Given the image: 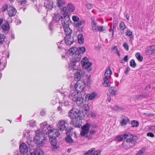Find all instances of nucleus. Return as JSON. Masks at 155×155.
<instances>
[{"instance_id":"obj_1","label":"nucleus","mask_w":155,"mask_h":155,"mask_svg":"<svg viewBox=\"0 0 155 155\" xmlns=\"http://www.w3.org/2000/svg\"><path fill=\"white\" fill-rule=\"evenodd\" d=\"M85 87L84 82L81 81L76 82L74 86H71V89H72L73 92L70 96L71 99L74 101L76 102L79 106H81L83 102L84 99L81 94V92H82Z\"/></svg>"},{"instance_id":"obj_2","label":"nucleus","mask_w":155,"mask_h":155,"mask_svg":"<svg viewBox=\"0 0 155 155\" xmlns=\"http://www.w3.org/2000/svg\"><path fill=\"white\" fill-rule=\"evenodd\" d=\"M67 53L69 54H72V58L70 60L69 65L70 70H78V66L80 65V61L81 58V55L78 52H74L71 53Z\"/></svg>"},{"instance_id":"obj_3","label":"nucleus","mask_w":155,"mask_h":155,"mask_svg":"<svg viewBox=\"0 0 155 155\" xmlns=\"http://www.w3.org/2000/svg\"><path fill=\"white\" fill-rule=\"evenodd\" d=\"M138 137L135 136H134L130 134V135L124 140L122 145L123 147L127 150L134 146L137 142Z\"/></svg>"},{"instance_id":"obj_4","label":"nucleus","mask_w":155,"mask_h":155,"mask_svg":"<svg viewBox=\"0 0 155 155\" xmlns=\"http://www.w3.org/2000/svg\"><path fill=\"white\" fill-rule=\"evenodd\" d=\"M61 23L63 25L68 26L71 24L69 16L67 12V8L65 7H63L61 10Z\"/></svg>"},{"instance_id":"obj_5","label":"nucleus","mask_w":155,"mask_h":155,"mask_svg":"<svg viewBox=\"0 0 155 155\" xmlns=\"http://www.w3.org/2000/svg\"><path fill=\"white\" fill-rule=\"evenodd\" d=\"M45 137L42 132H39L36 134V136L34 139V142L38 145L42 146L43 145V140Z\"/></svg>"},{"instance_id":"obj_6","label":"nucleus","mask_w":155,"mask_h":155,"mask_svg":"<svg viewBox=\"0 0 155 155\" xmlns=\"http://www.w3.org/2000/svg\"><path fill=\"white\" fill-rule=\"evenodd\" d=\"M41 129L43 131L42 132L43 135L48 134L50 131L51 130V127L50 125H48L46 122H45L42 124H40Z\"/></svg>"},{"instance_id":"obj_7","label":"nucleus","mask_w":155,"mask_h":155,"mask_svg":"<svg viewBox=\"0 0 155 155\" xmlns=\"http://www.w3.org/2000/svg\"><path fill=\"white\" fill-rule=\"evenodd\" d=\"M81 114L80 111L77 109L71 110L69 112V116L71 119L78 118L80 116Z\"/></svg>"},{"instance_id":"obj_8","label":"nucleus","mask_w":155,"mask_h":155,"mask_svg":"<svg viewBox=\"0 0 155 155\" xmlns=\"http://www.w3.org/2000/svg\"><path fill=\"white\" fill-rule=\"evenodd\" d=\"M68 124L66 120H60L57 123L58 129L61 131L67 130Z\"/></svg>"},{"instance_id":"obj_9","label":"nucleus","mask_w":155,"mask_h":155,"mask_svg":"<svg viewBox=\"0 0 155 155\" xmlns=\"http://www.w3.org/2000/svg\"><path fill=\"white\" fill-rule=\"evenodd\" d=\"M85 48L84 47H80L78 48L76 47H74L68 49L67 52L68 53H71L74 52H78V53L83 54L85 51Z\"/></svg>"},{"instance_id":"obj_10","label":"nucleus","mask_w":155,"mask_h":155,"mask_svg":"<svg viewBox=\"0 0 155 155\" xmlns=\"http://www.w3.org/2000/svg\"><path fill=\"white\" fill-rule=\"evenodd\" d=\"M90 127V124L88 123H87L85 125L82 127V130L81 131L80 133L81 136H84L88 133Z\"/></svg>"},{"instance_id":"obj_11","label":"nucleus","mask_w":155,"mask_h":155,"mask_svg":"<svg viewBox=\"0 0 155 155\" xmlns=\"http://www.w3.org/2000/svg\"><path fill=\"white\" fill-rule=\"evenodd\" d=\"M129 135H130V134L129 133H127L124 134L123 135L117 136L114 139V141H124V139H126L127 137H129Z\"/></svg>"},{"instance_id":"obj_12","label":"nucleus","mask_w":155,"mask_h":155,"mask_svg":"<svg viewBox=\"0 0 155 155\" xmlns=\"http://www.w3.org/2000/svg\"><path fill=\"white\" fill-rule=\"evenodd\" d=\"M2 32L5 34H7L9 30L10 27L9 24L7 21H6L1 26Z\"/></svg>"},{"instance_id":"obj_13","label":"nucleus","mask_w":155,"mask_h":155,"mask_svg":"<svg viewBox=\"0 0 155 155\" xmlns=\"http://www.w3.org/2000/svg\"><path fill=\"white\" fill-rule=\"evenodd\" d=\"M65 43L68 45H71L74 42V38L71 35L66 36L64 38Z\"/></svg>"},{"instance_id":"obj_14","label":"nucleus","mask_w":155,"mask_h":155,"mask_svg":"<svg viewBox=\"0 0 155 155\" xmlns=\"http://www.w3.org/2000/svg\"><path fill=\"white\" fill-rule=\"evenodd\" d=\"M7 11L9 16L10 17L14 16L17 12L16 9L12 6H10L8 7Z\"/></svg>"},{"instance_id":"obj_15","label":"nucleus","mask_w":155,"mask_h":155,"mask_svg":"<svg viewBox=\"0 0 155 155\" xmlns=\"http://www.w3.org/2000/svg\"><path fill=\"white\" fill-rule=\"evenodd\" d=\"M155 51V46L152 45L147 47L145 51V53L146 55H150L151 54Z\"/></svg>"},{"instance_id":"obj_16","label":"nucleus","mask_w":155,"mask_h":155,"mask_svg":"<svg viewBox=\"0 0 155 155\" xmlns=\"http://www.w3.org/2000/svg\"><path fill=\"white\" fill-rule=\"evenodd\" d=\"M19 150L21 153L25 154L28 152V148L25 143H22L20 146Z\"/></svg>"},{"instance_id":"obj_17","label":"nucleus","mask_w":155,"mask_h":155,"mask_svg":"<svg viewBox=\"0 0 155 155\" xmlns=\"http://www.w3.org/2000/svg\"><path fill=\"white\" fill-rule=\"evenodd\" d=\"M80 120V118H74L72 119L71 121V124L74 125L75 127H80V124L79 120Z\"/></svg>"},{"instance_id":"obj_18","label":"nucleus","mask_w":155,"mask_h":155,"mask_svg":"<svg viewBox=\"0 0 155 155\" xmlns=\"http://www.w3.org/2000/svg\"><path fill=\"white\" fill-rule=\"evenodd\" d=\"M150 96V95L149 94L146 92H144L140 95L136 96L135 97V99L137 100H140L141 98H147Z\"/></svg>"},{"instance_id":"obj_19","label":"nucleus","mask_w":155,"mask_h":155,"mask_svg":"<svg viewBox=\"0 0 155 155\" xmlns=\"http://www.w3.org/2000/svg\"><path fill=\"white\" fill-rule=\"evenodd\" d=\"M81 64L82 65L83 68L85 69H88V71H90L91 69L89 68L92 65V63L90 62H87V61H81Z\"/></svg>"},{"instance_id":"obj_20","label":"nucleus","mask_w":155,"mask_h":155,"mask_svg":"<svg viewBox=\"0 0 155 155\" xmlns=\"http://www.w3.org/2000/svg\"><path fill=\"white\" fill-rule=\"evenodd\" d=\"M68 26H63L64 30L66 34V36L68 35H71L72 33V30Z\"/></svg>"},{"instance_id":"obj_21","label":"nucleus","mask_w":155,"mask_h":155,"mask_svg":"<svg viewBox=\"0 0 155 155\" xmlns=\"http://www.w3.org/2000/svg\"><path fill=\"white\" fill-rule=\"evenodd\" d=\"M97 95V94L96 93L93 92L91 94H88L85 96V98H88V100H92Z\"/></svg>"},{"instance_id":"obj_22","label":"nucleus","mask_w":155,"mask_h":155,"mask_svg":"<svg viewBox=\"0 0 155 155\" xmlns=\"http://www.w3.org/2000/svg\"><path fill=\"white\" fill-rule=\"evenodd\" d=\"M45 2L44 6L48 9H50L52 7V3L49 0H46Z\"/></svg>"},{"instance_id":"obj_23","label":"nucleus","mask_w":155,"mask_h":155,"mask_svg":"<svg viewBox=\"0 0 155 155\" xmlns=\"http://www.w3.org/2000/svg\"><path fill=\"white\" fill-rule=\"evenodd\" d=\"M81 75L80 72L77 71L75 73L74 78L75 81L77 82L78 81H81L80 80L81 78Z\"/></svg>"},{"instance_id":"obj_24","label":"nucleus","mask_w":155,"mask_h":155,"mask_svg":"<svg viewBox=\"0 0 155 155\" xmlns=\"http://www.w3.org/2000/svg\"><path fill=\"white\" fill-rule=\"evenodd\" d=\"M78 40L79 43L83 44L84 43V38L82 34H80L78 35Z\"/></svg>"},{"instance_id":"obj_25","label":"nucleus","mask_w":155,"mask_h":155,"mask_svg":"<svg viewBox=\"0 0 155 155\" xmlns=\"http://www.w3.org/2000/svg\"><path fill=\"white\" fill-rule=\"evenodd\" d=\"M92 29L93 31L97 32L98 31V28L99 26L97 25V23L94 22V21H93V22L91 24Z\"/></svg>"},{"instance_id":"obj_26","label":"nucleus","mask_w":155,"mask_h":155,"mask_svg":"<svg viewBox=\"0 0 155 155\" xmlns=\"http://www.w3.org/2000/svg\"><path fill=\"white\" fill-rule=\"evenodd\" d=\"M33 152L35 154V155H43L44 154L43 150L40 149L35 150Z\"/></svg>"},{"instance_id":"obj_27","label":"nucleus","mask_w":155,"mask_h":155,"mask_svg":"<svg viewBox=\"0 0 155 155\" xmlns=\"http://www.w3.org/2000/svg\"><path fill=\"white\" fill-rule=\"evenodd\" d=\"M112 74V71L110 69V67L109 66L108 68L106 70L105 74L104 76L105 77L108 78Z\"/></svg>"},{"instance_id":"obj_28","label":"nucleus","mask_w":155,"mask_h":155,"mask_svg":"<svg viewBox=\"0 0 155 155\" xmlns=\"http://www.w3.org/2000/svg\"><path fill=\"white\" fill-rule=\"evenodd\" d=\"M56 131H57V129H51V130L50 131V132L49 133L48 136L50 140H52V139L53 138V136L54 135V133H55Z\"/></svg>"},{"instance_id":"obj_29","label":"nucleus","mask_w":155,"mask_h":155,"mask_svg":"<svg viewBox=\"0 0 155 155\" xmlns=\"http://www.w3.org/2000/svg\"><path fill=\"white\" fill-rule=\"evenodd\" d=\"M65 140L68 143H71L74 142L73 140L71 137L70 134H67V137H65Z\"/></svg>"},{"instance_id":"obj_30","label":"nucleus","mask_w":155,"mask_h":155,"mask_svg":"<svg viewBox=\"0 0 155 155\" xmlns=\"http://www.w3.org/2000/svg\"><path fill=\"white\" fill-rule=\"evenodd\" d=\"M67 9H68V10L71 12H73L75 9V7L74 5L72 4L69 3L68 4L67 8H66Z\"/></svg>"},{"instance_id":"obj_31","label":"nucleus","mask_w":155,"mask_h":155,"mask_svg":"<svg viewBox=\"0 0 155 155\" xmlns=\"http://www.w3.org/2000/svg\"><path fill=\"white\" fill-rule=\"evenodd\" d=\"M107 29L105 27L101 25L99 26L98 31L105 33L107 32Z\"/></svg>"},{"instance_id":"obj_32","label":"nucleus","mask_w":155,"mask_h":155,"mask_svg":"<svg viewBox=\"0 0 155 155\" xmlns=\"http://www.w3.org/2000/svg\"><path fill=\"white\" fill-rule=\"evenodd\" d=\"M129 119L128 118L123 119L120 121V124L122 126L126 125L129 121Z\"/></svg>"},{"instance_id":"obj_33","label":"nucleus","mask_w":155,"mask_h":155,"mask_svg":"<svg viewBox=\"0 0 155 155\" xmlns=\"http://www.w3.org/2000/svg\"><path fill=\"white\" fill-rule=\"evenodd\" d=\"M104 82L103 85L104 87H108L110 86V84L109 83L108 78L105 77L104 79Z\"/></svg>"},{"instance_id":"obj_34","label":"nucleus","mask_w":155,"mask_h":155,"mask_svg":"<svg viewBox=\"0 0 155 155\" xmlns=\"http://www.w3.org/2000/svg\"><path fill=\"white\" fill-rule=\"evenodd\" d=\"M135 56L137 59L139 61L142 62L143 60V57L140 55L139 52H137Z\"/></svg>"},{"instance_id":"obj_35","label":"nucleus","mask_w":155,"mask_h":155,"mask_svg":"<svg viewBox=\"0 0 155 155\" xmlns=\"http://www.w3.org/2000/svg\"><path fill=\"white\" fill-rule=\"evenodd\" d=\"M85 22V21L84 20H82L81 21H78V22L76 23L75 24L76 27H81L83 24H84Z\"/></svg>"},{"instance_id":"obj_36","label":"nucleus","mask_w":155,"mask_h":155,"mask_svg":"<svg viewBox=\"0 0 155 155\" xmlns=\"http://www.w3.org/2000/svg\"><path fill=\"white\" fill-rule=\"evenodd\" d=\"M111 108L113 110L116 111H120L123 110V108L120 107L117 105H116Z\"/></svg>"},{"instance_id":"obj_37","label":"nucleus","mask_w":155,"mask_h":155,"mask_svg":"<svg viewBox=\"0 0 155 155\" xmlns=\"http://www.w3.org/2000/svg\"><path fill=\"white\" fill-rule=\"evenodd\" d=\"M131 127H137L139 125V123L137 120H133L131 122Z\"/></svg>"},{"instance_id":"obj_38","label":"nucleus","mask_w":155,"mask_h":155,"mask_svg":"<svg viewBox=\"0 0 155 155\" xmlns=\"http://www.w3.org/2000/svg\"><path fill=\"white\" fill-rule=\"evenodd\" d=\"M5 36L4 34H0V44H2L5 41Z\"/></svg>"},{"instance_id":"obj_39","label":"nucleus","mask_w":155,"mask_h":155,"mask_svg":"<svg viewBox=\"0 0 155 155\" xmlns=\"http://www.w3.org/2000/svg\"><path fill=\"white\" fill-rule=\"evenodd\" d=\"M95 149L94 148H92L87 151H86L84 153V155H89L90 154H91L92 152L94 151Z\"/></svg>"},{"instance_id":"obj_40","label":"nucleus","mask_w":155,"mask_h":155,"mask_svg":"<svg viewBox=\"0 0 155 155\" xmlns=\"http://www.w3.org/2000/svg\"><path fill=\"white\" fill-rule=\"evenodd\" d=\"M109 91L110 95L115 96L116 94V92L113 89L112 87H110L109 89Z\"/></svg>"},{"instance_id":"obj_41","label":"nucleus","mask_w":155,"mask_h":155,"mask_svg":"<svg viewBox=\"0 0 155 155\" xmlns=\"http://www.w3.org/2000/svg\"><path fill=\"white\" fill-rule=\"evenodd\" d=\"M145 148H142L136 154V155H142L145 152Z\"/></svg>"},{"instance_id":"obj_42","label":"nucleus","mask_w":155,"mask_h":155,"mask_svg":"<svg viewBox=\"0 0 155 155\" xmlns=\"http://www.w3.org/2000/svg\"><path fill=\"white\" fill-rule=\"evenodd\" d=\"M53 20L57 22L59 21L61 19V16L58 15H55L53 17Z\"/></svg>"},{"instance_id":"obj_43","label":"nucleus","mask_w":155,"mask_h":155,"mask_svg":"<svg viewBox=\"0 0 155 155\" xmlns=\"http://www.w3.org/2000/svg\"><path fill=\"white\" fill-rule=\"evenodd\" d=\"M130 66L132 68H134L136 67V64L134 59L131 60L130 61Z\"/></svg>"},{"instance_id":"obj_44","label":"nucleus","mask_w":155,"mask_h":155,"mask_svg":"<svg viewBox=\"0 0 155 155\" xmlns=\"http://www.w3.org/2000/svg\"><path fill=\"white\" fill-rule=\"evenodd\" d=\"M118 24V21L116 20L114 21V24L113 26V30L112 32V37L114 35V31L116 30V27Z\"/></svg>"},{"instance_id":"obj_45","label":"nucleus","mask_w":155,"mask_h":155,"mask_svg":"<svg viewBox=\"0 0 155 155\" xmlns=\"http://www.w3.org/2000/svg\"><path fill=\"white\" fill-rule=\"evenodd\" d=\"M58 6L60 7L64 4L65 2L63 0H57Z\"/></svg>"},{"instance_id":"obj_46","label":"nucleus","mask_w":155,"mask_h":155,"mask_svg":"<svg viewBox=\"0 0 155 155\" xmlns=\"http://www.w3.org/2000/svg\"><path fill=\"white\" fill-rule=\"evenodd\" d=\"M59 148V146L57 145H54V146H52L51 147L52 151L54 152L57 149H58Z\"/></svg>"},{"instance_id":"obj_47","label":"nucleus","mask_w":155,"mask_h":155,"mask_svg":"<svg viewBox=\"0 0 155 155\" xmlns=\"http://www.w3.org/2000/svg\"><path fill=\"white\" fill-rule=\"evenodd\" d=\"M60 134L59 132V131L57 129V131L55 132V133H54V135L53 136V139H56V138L58 137L59 135Z\"/></svg>"},{"instance_id":"obj_48","label":"nucleus","mask_w":155,"mask_h":155,"mask_svg":"<svg viewBox=\"0 0 155 155\" xmlns=\"http://www.w3.org/2000/svg\"><path fill=\"white\" fill-rule=\"evenodd\" d=\"M51 141V144L52 146L54 145H57V141L56 139H52V140H50Z\"/></svg>"},{"instance_id":"obj_49","label":"nucleus","mask_w":155,"mask_h":155,"mask_svg":"<svg viewBox=\"0 0 155 155\" xmlns=\"http://www.w3.org/2000/svg\"><path fill=\"white\" fill-rule=\"evenodd\" d=\"M120 28L122 30H124L125 28V25L124 24V22L123 21H121L120 25Z\"/></svg>"},{"instance_id":"obj_50","label":"nucleus","mask_w":155,"mask_h":155,"mask_svg":"<svg viewBox=\"0 0 155 155\" xmlns=\"http://www.w3.org/2000/svg\"><path fill=\"white\" fill-rule=\"evenodd\" d=\"M90 155H101V151L100 150H96L92 153Z\"/></svg>"},{"instance_id":"obj_51","label":"nucleus","mask_w":155,"mask_h":155,"mask_svg":"<svg viewBox=\"0 0 155 155\" xmlns=\"http://www.w3.org/2000/svg\"><path fill=\"white\" fill-rule=\"evenodd\" d=\"M18 3L21 5H24L27 2V0H18Z\"/></svg>"},{"instance_id":"obj_52","label":"nucleus","mask_w":155,"mask_h":155,"mask_svg":"<svg viewBox=\"0 0 155 155\" xmlns=\"http://www.w3.org/2000/svg\"><path fill=\"white\" fill-rule=\"evenodd\" d=\"M72 91H73L71 92V94H68L67 92H64L62 93V94L65 96H68L71 98L70 96L72 95V93L73 92Z\"/></svg>"},{"instance_id":"obj_53","label":"nucleus","mask_w":155,"mask_h":155,"mask_svg":"<svg viewBox=\"0 0 155 155\" xmlns=\"http://www.w3.org/2000/svg\"><path fill=\"white\" fill-rule=\"evenodd\" d=\"M8 7V5L7 4L3 6L1 8V11L2 12H4L7 9Z\"/></svg>"},{"instance_id":"obj_54","label":"nucleus","mask_w":155,"mask_h":155,"mask_svg":"<svg viewBox=\"0 0 155 155\" xmlns=\"http://www.w3.org/2000/svg\"><path fill=\"white\" fill-rule=\"evenodd\" d=\"M72 19L74 22H77L79 21V18L76 16H73Z\"/></svg>"},{"instance_id":"obj_55","label":"nucleus","mask_w":155,"mask_h":155,"mask_svg":"<svg viewBox=\"0 0 155 155\" xmlns=\"http://www.w3.org/2000/svg\"><path fill=\"white\" fill-rule=\"evenodd\" d=\"M93 135L89 133V134L88 135H87L85 136V137L87 138L88 140L91 139L93 138Z\"/></svg>"},{"instance_id":"obj_56","label":"nucleus","mask_w":155,"mask_h":155,"mask_svg":"<svg viewBox=\"0 0 155 155\" xmlns=\"http://www.w3.org/2000/svg\"><path fill=\"white\" fill-rule=\"evenodd\" d=\"M123 47L125 48L127 51H128L129 50V46L128 44L126 43H124L123 45Z\"/></svg>"},{"instance_id":"obj_57","label":"nucleus","mask_w":155,"mask_h":155,"mask_svg":"<svg viewBox=\"0 0 155 155\" xmlns=\"http://www.w3.org/2000/svg\"><path fill=\"white\" fill-rule=\"evenodd\" d=\"M132 32L129 29H128L127 31V33L126 34V35L129 36L131 35H132Z\"/></svg>"},{"instance_id":"obj_58","label":"nucleus","mask_w":155,"mask_h":155,"mask_svg":"<svg viewBox=\"0 0 155 155\" xmlns=\"http://www.w3.org/2000/svg\"><path fill=\"white\" fill-rule=\"evenodd\" d=\"M147 136L151 137H154V134L153 133L150 132L147 133Z\"/></svg>"},{"instance_id":"obj_59","label":"nucleus","mask_w":155,"mask_h":155,"mask_svg":"<svg viewBox=\"0 0 155 155\" xmlns=\"http://www.w3.org/2000/svg\"><path fill=\"white\" fill-rule=\"evenodd\" d=\"M87 7L89 9H90L92 8L93 5L91 4H88L86 5Z\"/></svg>"},{"instance_id":"obj_60","label":"nucleus","mask_w":155,"mask_h":155,"mask_svg":"<svg viewBox=\"0 0 155 155\" xmlns=\"http://www.w3.org/2000/svg\"><path fill=\"white\" fill-rule=\"evenodd\" d=\"M130 68L129 67H127V68L125 71V73L126 75H127L128 74V72L130 71Z\"/></svg>"},{"instance_id":"obj_61","label":"nucleus","mask_w":155,"mask_h":155,"mask_svg":"<svg viewBox=\"0 0 155 155\" xmlns=\"http://www.w3.org/2000/svg\"><path fill=\"white\" fill-rule=\"evenodd\" d=\"M96 132V131L94 130L91 129L90 131V133L92 135H94L95 134Z\"/></svg>"},{"instance_id":"obj_62","label":"nucleus","mask_w":155,"mask_h":155,"mask_svg":"<svg viewBox=\"0 0 155 155\" xmlns=\"http://www.w3.org/2000/svg\"><path fill=\"white\" fill-rule=\"evenodd\" d=\"M128 56L127 55L124 56L123 59V60L124 62H127L128 61Z\"/></svg>"},{"instance_id":"obj_63","label":"nucleus","mask_w":155,"mask_h":155,"mask_svg":"<svg viewBox=\"0 0 155 155\" xmlns=\"http://www.w3.org/2000/svg\"><path fill=\"white\" fill-rule=\"evenodd\" d=\"M72 130V128H69L67 130V132H66V134H70V133H71V130Z\"/></svg>"},{"instance_id":"obj_64","label":"nucleus","mask_w":155,"mask_h":155,"mask_svg":"<svg viewBox=\"0 0 155 155\" xmlns=\"http://www.w3.org/2000/svg\"><path fill=\"white\" fill-rule=\"evenodd\" d=\"M151 87V85L150 84L146 86V87L145 88V91H148Z\"/></svg>"}]
</instances>
